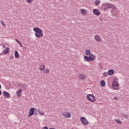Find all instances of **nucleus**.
Returning <instances> with one entry per match:
<instances>
[{
	"label": "nucleus",
	"instance_id": "aec40b11",
	"mask_svg": "<svg viewBox=\"0 0 129 129\" xmlns=\"http://www.w3.org/2000/svg\"><path fill=\"white\" fill-rule=\"evenodd\" d=\"M36 112H38V113L40 114V115H44V112H41V111L39 109H36Z\"/></svg>",
	"mask_w": 129,
	"mask_h": 129
},
{
	"label": "nucleus",
	"instance_id": "dca6fc26",
	"mask_svg": "<svg viewBox=\"0 0 129 129\" xmlns=\"http://www.w3.org/2000/svg\"><path fill=\"white\" fill-rule=\"evenodd\" d=\"M84 58L85 61H86L87 62H90V61H91L89 56L88 57V56L85 55Z\"/></svg>",
	"mask_w": 129,
	"mask_h": 129
},
{
	"label": "nucleus",
	"instance_id": "a19ab883",
	"mask_svg": "<svg viewBox=\"0 0 129 129\" xmlns=\"http://www.w3.org/2000/svg\"><path fill=\"white\" fill-rule=\"evenodd\" d=\"M72 129H74L73 127H72Z\"/></svg>",
	"mask_w": 129,
	"mask_h": 129
},
{
	"label": "nucleus",
	"instance_id": "b1692460",
	"mask_svg": "<svg viewBox=\"0 0 129 129\" xmlns=\"http://www.w3.org/2000/svg\"><path fill=\"white\" fill-rule=\"evenodd\" d=\"M121 116H123V117H124V118H128V117L127 116V115H126L124 113H122L121 114Z\"/></svg>",
	"mask_w": 129,
	"mask_h": 129
},
{
	"label": "nucleus",
	"instance_id": "f8f14e48",
	"mask_svg": "<svg viewBox=\"0 0 129 129\" xmlns=\"http://www.w3.org/2000/svg\"><path fill=\"white\" fill-rule=\"evenodd\" d=\"M89 57L91 61H94V60H95V56H94V55L92 54V53L90 54Z\"/></svg>",
	"mask_w": 129,
	"mask_h": 129
},
{
	"label": "nucleus",
	"instance_id": "c756f323",
	"mask_svg": "<svg viewBox=\"0 0 129 129\" xmlns=\"http://www.w3.org/2000/svg\"><path fill=\"white\" fill-rule=\"evenodd\" d=\"M27 2L28 4H31V3H33V0H27Z\"/></svg>",
	"mask_w": 129,
	"mask_h": 129
},
{
	"label": "nucleus",
	"instance_id": "58836bf2",
	"mask_svg": "<svg viewBox=\"0 0 129 129\" xmlns=\"http://www.w3.org/2000/svg\"><path fill=\"white\" fill-rule=\"evenodd\" d=\"M49 129H55V128H53V127H50V128H49Z\"/></svg>",
	"mask_w": 129,
	"mask_h": 129
},
{
	"label": "nucleus",
	"instance_id": "7c9ffc66",
	"mask_svg": "<svg viewBox=\"0 0 129 129\" xmlns=\"http://www.w3.org/2000/svg\"><path fill=\"white\" fill-rule=\"evenodd\" d=\"M15 41L18 43V44H20V43H21V42H20V41H19V40H18L17 38L15 39Z\"/></svg>",
	"mask_w": 129,
	"mask_h": 129
},
{
	"label": "nucleus",
	"instance_id": "39448f33",
	"mask_svg": "<svg viewBox=\"0 0 129 129\" xmlns=\"http://www.w3.org/2000/svg\"><path fill=\"white\" fill-rule=\"evenodd\" d=\"M81 122L83 124H84L85 125H88L89 124V122H88V120L85 118V117H81Z\"/></svg>",
	"mask_w": 129,
	"mask_h": 129
},
{
	"label": "nucleus",
	"instance_id": "72a5a7b5",
	"mask_svg": "<svg viewBox=\"0 0 129 129\" xmlns=\"http://www.w3.org/2000/svg\"><path fill=\"white\" fill-rule=\"evenodd\" d=\"M19 44L21 47H23V44H22V43L21 42H20V43H19Z\"/></svg>",
	"mask_w": 129,
	"mask_h": 129
},
{
	"label": "nucleus",
	"instance_id": "f257e3e1",
	"mask_svg": "<svg viewBox=\"0 0 129 129\" xmlns=\"http://www.w3.org/2000/svg\"><path fill=\"white\" fill-rule=\"evenodd\" d=\"M33 31L35 32V35L36 38H41L44 36L43 30L39 27H35L33 28Z\"/></svg>",
	"mask_w": 129,
	"mask_h": 129
},
{
	"label": "nucleus",
	"instance_id": "9d476101",
	"mask_svg": "<svg viewBox=\"0 0 129 129\" xmlns=\"http://www.w3.org/2000/svg\"><path fill=\"white\" fill-rule=\"evenodd\" d=\"M95 40H96V41L97 42H101V37H100V36H99V35H96L95 36Z\"/></svg>",
	"mask_w": 129,
	"mask_h": 129
},
{
	"label": "nucleus",
	"instance_id": "c85d7f7f",
	"mask_svg": "<svg viewBox=\"0 0 129 129\" xmlns=\"http://www.w3.org/2000/svg\"><path fill=\"white\" fill-rule=\"evenodd\" d=\"M1 23L2 24V25L3 26V27H6V25L5 24V23L4 22V21H3V20L1 21Z\"/></svg>",
	"mask_w": 129,
	"mask_h": 129
},
{
	"label": "nucleus",
	"instance_id": "9b49d317",
	"mask_svg": "<svg viewBox=\"0 0 129 129\" xmlns=\"http://www.w3.org/2000/svg\"><path fill=\"white\" fill-rule=\"evenodd\" d=\"M108 74L110 76H112L113 74H114V70L111 69V70H109L108 71Z\"/></svg>",
	"mask_w": 129,
	"mask_h": 129
},
{
	"label": "nucleus",
	"instance_id": "1a4fd4ad",
	"mask_svg": "<svg viewBox=\"0 0 129 129\" xmlns=\"http://www.w3.org/2000/svg\"><path fill=\"white\" fill-rule=\"evenodd\" d=\"M93 13L94 14H95L96 16H99L100 15V12L98 11L97 9H95L93 10Z\"/></svg>",
	"mask_w": 129,
	"mask_h": 129
},
{
	"label": "nucleus",
	"instance_id": "423d86ee",
	"mask_svg": "<svg viewBox=\"0 0 129 129\" xmlns=\"http://www.w3.org/2000/svg\"><path fill=\"white\" fill-rule=\"evenodd\" d=\"M35 109H36V108H30V109L29 110V114H28L29 117H31V116H32V115H33V114H34V113H35Z\"/></svg>",
	"mask_w": 129,
	"mask_h": 129
},
{
	"label": "nucleus",
	"instance_id": "4468645a",
	"mask_svg": "<svg viewBox=\"0 0 129 129\" xmlns=\"http://www.w3.org/2000/svg\"><path fill=\"white\" fill-rule=\"evenodd\" d=\"M22 91L23 90L22 89H20L17 92V95L18 97H21V94H22Z\"/></svg>",
	"mask_w": 129,
	"mask_h": 129
},
{
	"label": "nucleus",
	"instance_id": "5701e85b",
	"mask_svg": "<svg viewBox=\"0 0 129 129\" xmlns=\"http://www.w3.org/2000/svg\"><path fill=\"white\" fill-rule=\"evenodd\" d=\"M103 76H104V77H107V76H108V72H104L103 73Z\"/></svg>",
	"mask_w": 129,
	"mask_h": 129
},
{
	"label": "nucleus",
	"instance_id": "ddd939ff",
	"mask_svg": "<svg viewBox=\"0 0 129 129\" xmlns=\"http://www.w3.org/2000/svg\"><path fill=\"white\" fill-rule=\"evenodd\" d=\"M81 13L82 15H84V16H86L88 12L86 10L81 9Z\"/></svg>",
	"mask_w": 129,
	"mask_h": 129
},
{
	"label": "nucleus",
	"instance_id": "2eb2a0df",
	"mask_svg": "<svg viewBox=\"0 0 129 129\" xmlns=\"http://www.w3.org/2000/svg\"><path fill=\"white\" fill-rule=\"evenodd\" d=\"M3 53H4V54H6V55H7V54H8V53H10V48L7 47L6 49H4L3 50Z\"/></svg>",
	"mask_w": 129,
	"mask_h": 129
},
{
	"label": "nucleus",
	"instance_id": "f03ea898",
	"mask_svg": "<svg viewBox=\"0 0 129 129\" xmlns=\"http://www.w3.org/2000/svg\"><path fill=\"white\" fill-rule=\"evenodd\" d=\"M103 8L104 10H107V9H112V12L115 13L116 12V8L115 7L108 3H105L103 5Z\"/></svg>",
	"mask_w": 129,
	"mask_h": 129
},
{
	"label": "nucleus",
	"instance_id": "20e7f679",
	"mask_svg": "<svg viewBox=\"0 0 129 129\" xmlns=\"http://www.w3.org/2000/svg\"><path fill=\"white\" fill-rule=\"evenodd\" d=\"M86 97L90 102H94L96 101V99H95V97L92 94H88Z\"/></svg>",
	"mask_w": 129,
	"mask_h": 129
},
{
	"label": "nucleus",
	"instance_id": "7ed1b4c3",
	"mask_svg": "<svg viewBox=\"0 0 129 129\" xmlns=\"http://www.w3.org/2000/svg\"><path fill=\"white\" fill-rule=\"evenodd\" d=\"M118 86H119V84H118V82L116 80H113L112 84V87L114 90H118Z\"/></svg>",
	"mask_w": 129,
	"mask_h": 129
},
{
	"label": "nucleus",
	"instance_id": "cd10ccee",
	"mask_svg": "<svg viewBox=\"0 0 129 129\" xmlns=\"http://www.w3.org/2000/svg\"><path fill=\"white\" fill-rule=\"evenodd\" d=\"M49 73H50V70L49 69L44 71V73L47 74Z\"/></svg>",
	"mask_w": 129,
	"mask_h": 129
},
{
	"label": "nucleus",
	"instance_id": "c9c22d12",
	"mask_svg": "<svg viewBox=\"0 0 129 129\" xmlns=\"http://www.w3.org/2000/svg\"><path fill=\"white\" fill-rule=\"evenodd\" d=\"M100 21H101V22H102V21H103V20L102 19V18H100Z\"/></svg>",
	"mask_w": 129,
	"mask_h": 129
},
{
	"label": "nucleus",
	"instance_id": "4c0bfd02",
	"mask_svg": "<svg viewBox=\"0 0 129 129\" xmlns=\"http://www.w3.org/2000/svg\"><path fill=\"white\" fill-rule=\"evenodd\" d=\"M3 48H6V45H3Z\"/></svg>",
	"mask_w": 129,
	"mask_h": 129
},
{
	"label": "nucleus",
	"instance_id": "2f4dec72",
	"mask_svg": "<svg viewBox=\"0 0 129 129\" xmlns=\"http://www.w3.org/2000/svg\"><path fill=\"white\" fill-rule=\"evenodd\" d=\"M2 89V85L0 84V89ZM2 95V91L0 90V96Z\"/></svg>",
	"mask_w": 129,
	"mask_h": 129
},
{
	"label": "nucleus",
	"instance_id": "ea45409f",
	"mask_svg": "<svg viewBox=\"0 0 129 129\" xmlns=\"http://www.w3.org/2000/svg\"><path fill=\"white\" fill-rule=\"evenodd\" d=\"M35 115H37V114H38V113H35Z\"/></svg>",
	"mask_w": 129,
	"mask_h": 129
},
{
	"label": "nucleus",
	"instance_id": "473e14b6",
	"mask_svg": "<svg viewBox=\"0 0 129 129\" xmlns=\"http://www.w3.org/2000/svg\"><path fill=\"white\" fill-rule=\"evenodd\" d=\"M14 55L10 56V59H14Z\"/></svg>",
	"mask_w": 129,
	"mask_h": 129
},
{
	"label": "nucleus",
	"instance_id": "bb28decb",
	"mask_svg": "<svg viewBox=\"0 0 129 129\" xmlns=\"http://www.w3.org/2000/svg\"><path fill=\"white\" fill-rule=\"evenodd\" d=\"M115 121L117 122V123H118L119 124H121V122L119 120H117L116 119H114Z\"/></svg>",
	"mask_w": 129,
	"mask_h": 129
},
{
	"label": "nucleus",
	"instance_id": "a878e982",
	"mask_svg": "<svg viewBox=\"0 0 129 129\" xmlns=\"http://www.w3.org/2000/svg\"><path fill=\"white\" fill-rule=\"evenodd\" d=\"M26 86H26V85L21 84L20 87H21V88H23V89H26Z\"/></svg>",
	"mask_w": 129,
	"mask_h": 129
},
{
	"label": "nucleus",
	"instance_id": "0eeeda50",
	"mask_svg": "<svg viewBox=\"0 0 129 129\" xmlns=\"http://www.w3.org/2000/svg\"><path fill=\"white\" fill-rule=\"evenodd\" d=\"M62 116H64V117H66L67 118H69L71 117V114L70 113H67L66 112H64L62 113Z\"/></svg>",
	"mask_w": 129,
	"mask_h": 129
},
{
	"label": "nucleus",
	"instance_id": "412c9836",
	"mask_svg": "<svg viewBox=\"0 0 129 129\" xmlns=\"http://www.w3.org/2000/svg\"><path fill=\"white\" fill-rule=\"evenodd\" d=\"M94 4L95 6H99V4H100V0H95Z\"/></svg>",
	"mask_w": 129,
	"mask_h": 129
},
{
	"label": "nucleus",
	"instance_id": "393cba45",
	"mask_svg": "<svg viewBox=\"0 0 129 129\" xmlns=\"http://www.w3.org/2000/svg\"><path fill=\"white\" fill-rule=\"evenodd\" d=\"M86 55H89L90 53V50H89V49H87L86 50Z\"/></svg>",
	"mask_w": 129,
	"mask_h": 129
},
{
	"label": "nucleus",
	"instance_id": "4be33fe9",
	"mask_svg": "<svg viewBox=\"0 0 129 129\" xmlns=\"http://www.w3.org/2000/svg\"><path fill=\"white\" fill-rule=\"evenodd\" d=\"M39 69L40 71H43V70H45V66L40 65L39 67Z\"/></svg>",
	"mask_w": 129,
	"mask_h": 129
},
{
	"label": "nucleus",
	"instance_id": "a211bd4d",
	"mask_svg": "<svg viewBox=\"0 0 129 129\" xmlns=\"http://www.w3.org/2000/svg\"><path fill=\"white\" fill-rule=\"evenodd\" d=\"M100 85L102 87H104V86H105V81H104V80H101L100 81Z\"/></svg>",
	"mask_w": 129,
	"mask_h": 129
},
{
	"label": "nucleus",
	"instance_id": "f3484780",
	"mask_svg": "<svg viewBox=\"0 0 129 129\" xmlns=\"http://www.w3.org/2000/svg\"><path fill=\"white\" fill-rule=\"evenodd\" d=\"M15 57L17 58V59L20 58V55L19 54V52L17 50H16L15 52Z\"/></svg>",
	"mask_w": 129,
	"mask_h": 129
},
{
	"label": "nucleus",
	"instance_id": "f704fd0d",
	"mask_svg": "<svg viewBox=\"0 0 129 129\" xmlns=\"http://www.w3.org/2000/svg\"><path fill=\"white\" fill-rule=\"evenodd\" d=\"M22 85V84H18V87H21V85Z\"/></svg>",
	"mask_w": 129,
	"mask_h": 129
},
{
	"label": "nucleus",
	"instance_id": "6ab92c4d",
	"mask_svg": "<svg viewBox=\"0 0 129 129\" xmlns=\"http://www.w3.org/2000/svg\"><path fill=\"white\" fill-rule=\"evenodd\" d=\"M79 78L80 79H85V78H86V76L84 75H80L79 76Z\"/></svg>",
	"mask_w": 129,
	"mask_h": 129
},
{
	"label": "nucleus",
	"instance_id": "e433bc0d",
	"mask_svg": "<svg viewBox=\"0 0 129 129\" xmlns=\"http://www.w3.org/2000/svg\"><path fill=\"white\" fill-rule=\"evenodd\" d=\"M114 100H116V99H117V98L116 97H115L114 98Z\"/></svg>",
	"mask_w": 129,
	"mask_h": 129
},
{
	"label": "nucleus",
	"instance_id": "6e6552de",
	"mask_svg": "<svg viewBox=\"0 0 129 129\" xmlns=\"http://www.w3.org/2000/svg\"><path fill=\"white\" fill-rule=\"evenodd\" d=\"M3 95L6 98H10V93L6 91H3Z\"/></svg>",
	"mask_w": 129,
	"mask_h": 129
}]
</instances>
